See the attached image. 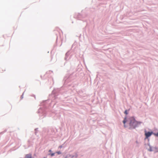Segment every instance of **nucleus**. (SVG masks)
I'll list each match as a JSON object with an SVG mask.
<instances>
[{"mask_svg":"<svg viewBox=\"0 0 158 158\" xmlns=\"http://www.w3.org/2000/svg\"><path fill=\"white\" fill-rule=\"evenodd\" d=\"M49 151V152H51V150H50Z\"/></svg>","mask_w":158,"mask_h":158,"instance_id":"nucleus-8","label":"nucleus"},{"mask_svg":"<svg viewBox=\"0 0 158 158\" xmlns=\"http://www.w3.org/2000/svg\"><path fill=\"white\" fill-rule=\"evenodd\" d=\"M54 154H55L54 153H52L51 154V156H54Z\"/></svg>","mask_w":158,"mask_h":158,"instance_id":"nucleus-7","label":"nucleus"},{"mask_svg":"<svg viewBox=\"0 0 158 158\" xmlns=\"http://www.w3.org/2000/svg\"><path fill=\"white\" fill-rule=\"evenodd\" d=\"M43 158H47L46 157H44Z\"/></svg>","mask_w":158,"mask_h":158,"instance_id":"nucleus-9","label":"nucleus"},{"mask_svg":"<svg viewBox=\"0 0 158 158\" xmlns=\"http://www.w3.org/2000/svg\"><path fill=\"white\" fill-rule=\"evenodd\" d=\"M126 122L129 124L130 128H135L137 124V122L132 117L129 118L127 120H126V118H125L123 121V123L124 124V126L125 127H126L125 123Z\"/></svg>","mask_w":158,"mask_h":158,"instance_id":"nucleus-1","label":"nucleus"},{"mask_svg":"<svg viewBox=\"0 0 158 158\" xmlns=\"http://www.w3.org/2000/svg\"><path fill=\"white\" fill-rule=\"evenodd\" d=\"M153 134L155 136L158 137V132L156 133H154Z\"/></svg>","mask_w":158,"mask_h":158,"instance_id":"nucleus-4","label":"nucleus"},{"mask_svg":"<svg viewBox=\"0 0 158 158\" xmlns=\"http://www.w3.org/2000/svg\"><path fill=\"white\" fill-rule=\"evenodd\" d=\"M56 153L58 154H61V152H60V151H58V152H56Z\"/></svg>","mask_w":158,"mask_h":158,"instance_id":"nucleus-5","label":"nucleus"},{"mask_svg":"<svg viewBox=\"0 0 158 158\" xmlns=\"http://www.w3.org/2000/svg\"><path fill=\"white\" fill-rule=\"evenodd\" d=\"M124 113L126 114H127L128 113L127 112V110H126L124 112Z\"/></svg>","mask_w":158,"mask_h":158,"instance_id":"nucleus-6","label":"nucleus"},{"mask_svg":"<svg viewBox=\"0 0 158 158\" xmlns=\"http://www.w3.org/2000/svg\"><path fill=\"white\" fill-rule=\"evenodd\" d=\"M25 158H32V155L31 154H26Z\"/></svg>","mask_w":158,"mask_h":158,"instance_id":"nucleus-3","label":"nucleus"},{"mask_svg":"<svg viewBox=\"0 0 158 158\" xmlns=\"http://www.w3.org/2000/svg\"><path fill=\"white\" fill-rule=\"evenodd\" d=\"M152 134H153V132H146L145 133V135L146 136V138H148V137H150Z\"/></svg>","mask_w":158,"mask_h":158,"instance_id":"nucleus-2","label":"nucleus"}]
</instances>
